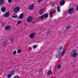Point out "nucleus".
<instances>
[{
    "label": "nucleus",
    "mask_w": 78,
    "mask_h": 78,
    "mask_svg": "<svg viewBox=\"0 0 78 78\" xmlns=\"http://www.w3.org/2000/svg\"><path fill=\"white\" fill-rule=\"evenodd\" d=\"M36 47H37V45H34L33 46V48H34V49H35V48H36Z\"/></svg>",
    "instance_id": "b1692460"
},
{
    "label": "nucleus",
    "mask_w": 78,
    "mask_h": 78,
    "mask_svg": "<svg viewBox=\"0 0 78 78\" xmlns=\"http://www.w3.org/2000/svg\"><path fill=\"white\" fill-rule=\"evenodd\" d=\"M44 17L45 18H48V15L47 14H46L44 15Z\"/></svg>",
    "instance_id": "f3484780"
},
{
    "label": "nucleus",
    "mask_w": 78,
    "mask_h": 78,
    "mask_svg": "<svg viewBox=\"0 0 78 78\" xmlns=\"http://www.w3.org/2000/svg\"><path fill=\"white\" fill-rule=\"evenodd\" d=\"M56 13V10L53 9L52 10V12L51 11L50 13V17H52L53 14H55Z\"/></svg>",
    "instance_id": "7ed1b4c3"
},
{
    "label": "nucleus",
    "mask_w": 78,
    "mask_h": 78,
    "mask_svg": "<svg viewBox=\"0 0 78 78\" xmlns=\"http://www.w3.org/2000/svg\"><path fill=\"white\" fill-rule=\"evenodd\" d=\"M43 1H44V0H38V3H41Z\"/></svg>",
    "instance_id": "a878e982"
},
{
    "label": "nucleus",
    "mask_w": 78,
    "mask_h": 78,
    "mask_svg": "<svg viewBox=\"0 0 78 78\" xmlns=\"http://www.w3.org/2000/svg\"><path fill=\"white\" fill-rule=\"evenodd\" d=\"M34 23H36V21H34Z\"/></svg>",
    "instance_id": "58836bf2"
},
{
    "label": "nucleus",
    "mask_w": 78,
    "mask_h": 78,
    "mask_svg": "<svg viewBox=\"0 0 78 78\" xmlns=\"http://www.w3.org/2000/svg\"><path fill=\"white\" fill-rule=\"evenodd\" d=\"M44 17V15L40 17V19H43Z\"/></svg>",
    "instance_id": "c85d7f7f"
},
{
    "label": "nucleus",
    "mask_w": 78,
    "mask_h": 78,
    "mask_svg": "<svg viewBox=\"0 0 78 78\" xmlns=\"http://www.w3.org/2000/svg\"><path fill=\"white\" fill-rule=\"evenodd\" d=\"M78 55V54L77 53L76 50H73L72 51L71 53L70 57L71 58H76L77 57Z\"/></svg>",
    "instance_id": "f257e3e1"
},
{
    "label": "nucleus",
    "mask_w": 78,
    "mask_h": 78,
    "mask_svg": "<svg viewBox=\"0 0 78 78\" xmlns=\"http://www.w3.org/2000/svg\"><path fill=\"white\" fill-rule=\"evenodd\" d=\"M12 0H8V2L9 3H11V2H12Z\"/></svg>",
    "instance_id": "c756f323"
},
{
    "label": "nucleus",
    "mask_w": 78,
    "mask_h": 78,
    "mask_svg": "<svg viewBox=\"0 0 78 78\" xmlns=\"http://www.w3.org/2000/svg\"><path fill=\"white\" fill-rule=\"evenodd\" d=\"M20 10V8L18 7H16L14 9V11L15 12H17L18 11Z\"/></svg>",
    "instance_id": "0eeeda50"
},
{
    "label": "nucleus",
    "mask_w": 78,
    "mask_h": 78,
    "mask_svg": "<svg viewBox=\"0 0 78 78\" xmlns=\"http://www.w3.org/2000/svg\"><path fill=\"white\" fill-rule=\"evenodd\" d=\"M61 65H58L57 66V69H58V70H59V69H61Z\"/></svg>",
    "instance_id": "a211bd4d"
},
{
    "label": "nucleus",
    "mask_w": 78,
    "mask_h": 78,
    "mask_svg": "<svg viewBox=\"0 0 78 78\" xmlns=\"http://www.w3.org/2000/svg\"><path fill=\"white\" fill-rule=\"evenodd\" d=\"M34 4H31L29 6V9L30 10H33L34 9Z\"/></svg>",
    "instance_id": "1a4fd4ad"
},
{
    "label": "nucleus",
    "mask_w": 78,
    "mask_h": 78,
    "mask_svg": "<svg viewBox=\"0 0 78 78\" xmlns=\"http://www.w3.org/2000/svg\"><path fill=\"white\" fill-rule=\"evenodd\" d=\"M10 39L12 42L13 41V40H14V37H11L10 38Z\"/></svg>",
    "instance_id": "bb28decb"
},
{
    "label": "nucleus",
    "mask_w": 78,
    "mask_h": 78,
    "mask_svg": "<svg viewBox=\"0 0 78 78\" xmlns=\"http://www.w3.org/2000/svg\"><path fill=\"white\" fill-rule=\"evenodd\" d=\"M4 2L3 0H0V6H2Z\"/></svg>",
    "instance_id": "dca6fc26"
},
{
    "label": "nucleus",
    "mask_w": 78,
    "mask_h": 78,
    "mask_svg": "<svg viewBox=\"0 0 78 78\" xmlns=\"http://www.w3.org/2000/svg\"><path fill=\"white\" fill-rule=\"evenodd\" d=\"M11 29V27L10 26L7 25L6 26L5 28V30L7 31H9Z\"/></svg>",
    "instance_id": "39448f33"
},
{
    "label": "nucleus",
    "mask_w": 78,
    "mask_h": 78,
    "mask_svg": "<svg viewBox=\"0 0 78 78\" xmlns=\"http://www.w3.org/2000/svg\"><path fill=\"white\" fill-rule=\"evenodd\" d=\"M12 17L13 18H15V19H16L17 17V16H12Z\"/></svg>",
    "instance_id": "5701e85b"
},
{
    "label": "nucleus",
    "mask_w": 78,
    "mask_h": 78,
    "mask_svg": "<svg viewBox=\"0 0 78 78\" xmlns=\"http://www.w3.org/2000/svg\"><path fill=\"white\" fill-rule=\"evenodd\" d=\"M70 28V26H68L66 27V29H69Z\"/></svg>",
    "instance_id": "2f4dec72"
},
{
    "label": "nucleus",
    "mask_w": 78,
    "mask_h": 78,
    "mask_svg": "<svg viewBox=\"0 0 78 78\" xmlns=\"http://www.w3.org/2000/svg\"><path fill=\"white\" fill-rule=\"evenodd\" d=\"M16 53H17V51H13V54L14 55H16Z\"/></svg>",
    "instance_id": "72a5a7b5"
},
{
    "label": "nucleus",
    "mask_w": 78,
    "mask_h": 78,
    "mask_svg": "<svg viewBox=\"0 0 78 78\" xmlns=\"http://www.w3.org/2000/svg\"><path fill=\"white\" fill-rule=\"evenodd\" d=\"M23 17V13H22L19 16V18L20 19H22Z\"/></svg>",
    "instance_id": "9b49d317"
},
{
    "label": "nucleus",
    "mask_w": 78,
    "mask_h": 78,
    "mask_svg": "<svg viewBox=\"0 0 78 78\" xmlns=\"http://www.w3.org/2000/svg\"><path fill=\"white\" fill-rule=\"evenodd\" d=\"M6 41H4L1 43V45H3V46H5L6 45Z\"/></svg>",
    "instance_id": "ddd939ff"
},
{
    "label": "nucleus",
    "mask_w": 78,
    "mask_h": 78,
    "mask_svg": "<svg viewBox=\"0 0 78 78\" xmlns=\"http://www.w3.org/2000/svg\"><path fill=\"white\" fill-rule=\"evenodd\" d=\"M58 12H60V7H58L57 8Z\"/></svg>",
    "instance_id": "aec40b11"
},
{
    "label": "nucleus",
    "mask_w": 78,
    "mask_h": 78,
    "mask_svg": "<svg viewBox=\"0 0 78 78\" xmlns=\"http://www.w3.org/2000/svg\"><path fill=\"white\" fill-rule=\"evenodd\" d=\"M7 78H11V75L9 74L8 75Z\"/></svg>",
    "instance_id": "393cba45"
},
{
    "label": "nucleus",
    "mask_w": 78,
    "mask_h": 78,
    "mask_svg": "<svg viewBox=\"0 0 78 78\" xmlns=\"http://www.w3.org/2000/svg\"><path fill=\"white\" fill-rule=\"evenodd\" d=\"M50 33V31H48V32H47V33L48 34V33Z\"/></svg>",
    "instance_id": "e433bc0d"
},
{
    "label": "nucleus",
    "mask_w": 78,
    "mask_h": 78,
    "mask_svg": "<svg viewBox=\"0 0 78 78\" xmlns=\"http://www.w3.org/2000/svg\"><path fill=\"white\" fill-rule=\"evenodd\" d=\"M66 53V49H64L62 52V55H64V54Z\"/></svg>",
    "instance_id": "4468645a"
},
{
    "label": "nucleus",
    "mask_w": 78,
    "mask_h": 78,
    "mask_svg": "<svg viewBox=\"0 0 78 78\" xmlns=\"http://www.w3.org/2000/svg\"><path fill=\"white\" fill-rule=\"evenodd\" d=\"M22 22V21H20V20H19L17 23V24H20V23H21Z\"/></svg>",
    "instance_id": "4be33fe9"
},
{
    "label": "nucleus",
    "mask_w": 78,
    "mask_h": 78,
    "mask_svg": "<svg viewBox=\"0 0 78 78\" xmlns=\"http://www.w3.org/2000/svg\"><path fill=\"white\" fill-rule=\"evenodd\" d=\"M14 78H20V77H19V76H16L14 77Z\"/></svg>",
    "instance_id": "473e14b6"
},
{
    "label": "nucleus",
    "mask_w": 78,
    "mask_h": 78,
    "mask_svg": "<svg viewBox=\"0 0 78 78\" xmlns=\"http://www.w3.org/2000/svg\"><path fill=\"white\" fill-rule=\"evenodd\" d=\"M27 21L28 22H31V21H32V18H31V17H29L28 18Z\"/></svg>",
    "instance_id": "9d476101"
},
{
    "label": "nucleus",
    "mask_w": 78,
    "mask_h": 78,
    "mask_svg": "<svg viewBox=\"0 0 78 78\" xmlns=\"http://www.w3.org/2000/svg\"><path fill=\"white\" fill-rule=\"evenodd\" d=\"M9 15V12H6L5 13V14L3 15V16L5 17H8Z\"/></svg>",
    "instance_id": "423d86ee"
},
{
    "label": "nucleus",
    "mask_w": 78,
    "mask_h": 78,
    "mask_svg": "<svg viewBox=\"0 0 78 78\" xmlns=\"http://www.w3.org/2000/svg\"><path fill=\"white\" fill-rule=\"evenodd\" d=\"M52 6H54V5H52Z\"/></svg>",
    "instance_id": "ea45409f"
},
{
    "label": "nucleus",
    "mask_w": 78,
    "mask_h": 78,
    "mask_svg": "<svg viewBox=\"0 0 78 78\" xmlns=\"http://www.w3.org/2000/svg\"><path fill=\"white\" fill-rule=\"evenodd\" d=\"M29 36L30 39H34V37L35 36V34L34 33H31L29 35Z\"/></svg>",
    "instance_id": "20e7f679"
},
{
    "label": "nucleus",
    "mask_w": 78,
    "mask_h": 78,
    "mask_svg": "<svg viewBox=\"0 0 78 78\" xmlns=\"http://www.w3.org/2000/svg\"><path fill=\"white\" fill-rule=\"evenodd\" d=\"M59 53H60V52H59Z\"/></svg>",
    "instance_id": "a19ab883"
},
{
    "label": "nucleus",
    "mask_w": 78,
    "mask_h": 78,
    "mask_svg": "<svg viewBox=\"0 0 78 78\" xmlns=\"http://www.w3.org/2000/svg\"><path fill=\"white\" fill-rule=\"evenodd\" d=\"M11 74H12V75H13L14 74V71H12L11 73Z\"/></svg>",
    "instance_id": "f704fd0d"
},
{
    "label": "nucleus",
    "mask_w": 78,
    "mask_h": 78,
    "mask_svg": "<svg viewBox=\"0 0 78 78\" xmlns=\"http://www.w3.org/2000/svg\"><path fill=\"white\" fill-rule=\"evenodd\" d=\"M22 52V51L20 49H18L17 51L18 53H20V52Z\"/></svg>",
    "instance_id": "412c9836"
},
{
    "label": "nucleus",
    "mask_w": 78,
    "mask_h": 78,
    "mask_svg": "<svg viewBox=\"0 0 78 78\" xmlns=\"http://www.w3.org/2000/svg\"><path fill=\"white\" fill-rule=\"evenodd\" d=\"M43 12H44V10L42 9H41L39 12V14H43Z\"/></svg>",
    "instance_id": "2eb2a0df"
},
{
    "label": "nucleus",
    "mask_w": 78,
    "mask_h": 78,
    "mask_svg": "<svg viewBox=\"0 0 78 78\" xmlns=\"http://www.w3.org/2000/svg\"><path fill=\"white\" fill-rule=\"evenodd\" d=\"M73 8H70L68 11V14H71L73 13Z\"/></svg>",
    "instance_id": "f03ea898"
},
{
    "label": "nucleus",
    "mask_w": 78,
    "mask_h": 78,
    "mask_svg": "<svg viewBox=\"0 0 78 78\" xmlns=\"http://www.w3.org/2000/svg\"><path fill=\"white\" fill-rule=\"evenodd\" d=\"M1 10L3 12H5L6 11V9L5 7H3L1 8Z\"/></svg>",
    "instance_id": "f8f14e48"
},
{
    "label": "nucleus",
    "mask_w": 78,
    "mask_h": 78,
    "mask_svg": "<svg viewBox=\"0 0 78 78\" xmlns=\"http://www.w3.org/2000/svg\"><path fill=\"white\" fill-rule=\"evenodd\" d=\"M41 71H42V70H41L40 71H39V73H40V72H41Z\"/></svg>",
    "instance_id": "4c0bfd02"
},
{
    "label": "nucleus",
    "mask_w": 78,
    "mask_h": 78,
    "mask_svg": "<svg viewBox=\"0 0 78 78\" xmlns=\"http://www.w3.org/2000/svg\"><path fill=\"white\" fill-rule=\"evenodd\" d=\"M60 56V54H59L58 55H56V58H59V57Z\"/></svg>",
    "instance_id": "7c9ffc66"
},
{
    "label": "nucleus",
    "mask_w": 78,
    "mask_h": 78,
    "mask_svg": "<svg viewBox=\"0 0 78 78\" xmlns=\"http://www.w3.org/2000/svg\"><path fill=\"white\" fill-rule=\"evenodd\" d=\"M60 5L62 6H63L65 4V1L64 0H61L60 2Z\"/></svg>",
    "instance_id": "6e6552de"
},
{
    "label": "nucleus",
    "mask_w": 78,
    "mask_h": 78,
    "mask_svg": "<svg viewBox=\"0 0 78 78\" xmlns=\"http://www.w3.org/2000/svg\"><path fill=\"white\" fill-rule=\"evenodd\" d=\"M62 48H63V47H61L59 48V51H61V50H62Z\"/></svg>",
    "instance_id": "cd10ccee"
},
{
    "label": "nucleus",
    "mask_w": 78,
    "mask_h": 78,
    "mask_svg": "<svg viewBox=\"0 0 78 78\" xmlns=\"http://www.w3.org/2000/svg\"><path fill=\"white\" fill-rule=\"evenodd\" d=\"M66 13H63V16H66Z\"/></svg>",
    "instance_id": "c9c22d12"
},
{
    "label": "nucleus",
    "mask_w": 78,
    "mask_h": 78,
    "mask_svg": "<svg viewBox=\"0 0 78 78\" xmlns=\"http://www.w3.org/2000/svg\"><path fill=\"white\" fill-rule=\"evenodd\" d=\"M48 74L49 75H50L52 74V72L51 71H49L48 72Z\"/></svg>",
    "instance_id": "6ab92c4d"
}]
</instances>
